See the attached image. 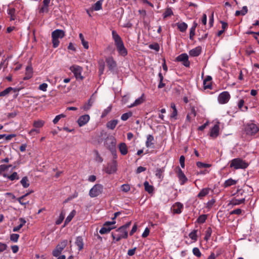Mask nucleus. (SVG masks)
<instances>
[{
	"instance_id": "f257e3e1",
	"label": "nucleus",
	"mask_w": 259,
	"mask_h": 259,
	"mask_svg": "<svg viewBox=\"0 0 259 259\" xmlns=\"http://www.w3.org/2000/svg\"><path fill=\"white\" fill-rule=\"evenodd\" d=\"M112 38L114 41L115 45L119 54L123 57L127 54V51L125 48L123 42L121 37L117 34L116 31H112Z\"/></svg>"
},
{
	"instance_id": "f03ea898",
	"label": "nucleus",
	"mask_w": 259,
	"mask_h": 259,
	"mask_svg": "<svg viewBox=\"0 0 259 259\" xmlns=\"http://www.w3.org/2000/svg\"><path fill=\"white\" fill-rule=\"evenodd\" d=\"M65 35L64 31L61 29H56L52 32V44L54 48H57L60 44L59 38H63Z\"/></svg>"
},
{
	"instance_id": "7ed1b4c3",
	"label": "nucleus",
	"mask_w": 259,
	"mask_h": 259,
	"mask_svg": "<svg viewBox=\"0 0 259 259\" xmlns=\"http://www.w3.org/2000/svg\"><path fill=\"white\" fill-rule=\"evenodd\" d=\"M248 164L239 158H234L231 161L230 166L235 169H244L247 167Z\"/></svg>"
},
{
	"instance_id": "20e7f679",
	"label": "nucleus",
	"mask_w": 259,
	"mask_h": 259,
	"mask_svg": "<svg viewBox=\"0 0 259 259\" xmlns=\"http://www.w3.org/2000/svg\"><path fill=\"white\" fill-rule=\"evenodd\" d=\"M103 191V186L100 184L95 185L89 191V195L91 198L97 197Z\"/></svg>"
},
{
	"instance_id": "39448f33",
	"label": "nucleus",
	"mask_w": 259,
	"mask_h": 259,
	"mask_svg": "<svg viewBox=\"0 0 259 259\" xmlns=\"http://www.w3.org/2000/svg\"><path fill=\"white\" fill-rule=\"evenodd\" d=\"M111 236L114 240L116 241H119L121 239H126L128 237L127 231H124L122 229L120 230V227L116 229L114 232H112Z\"/></svg>"
},
{
	"instance_id": "423d86ee",
	"label": "nucleus",
	"mask_w": 259,
	"mask_h": 259,
	"mask_svg": "<svg viewBox=\"0 0 259 259\" xmlns=\"http://www.w3.org/2000/svg\"><path fill=\"white\" fill-rule=\"evenodd\" d=\"M67 240H64L59 243L56 247L55 249L53 251L52 254L55 257L59 256L62 250L65 248L67 244Z\"/></svg>"
},
{
	"instance_id": "0eeeda50",
	"label": "nucleus",
	"mask_w": 259,
	"mask_h": 259,
	"mask_svg": "<svg viewBox=\"0 0 259 259\" xmlns=\"http://www.w3.org/2000/svg\"><path fill=\"white\" fill-rule=\"evenodd\" d=\"M258 127L253 123H248L245 127V132L248 135H254L258 132Z\"/></svg>"
},
{
	"instance_id": "6e6552de",
	"label": "nucleus",
	"mask_w": 259,
	"mask_h": 259,
	"mask_svg": "<svg viewBox=\"0 0 259 259\" xmlns=\"http://www.w3.org/2000/svg\"><path fill=\"white\" fill-rule=\"evenodd\" d=\"M115 221L105 222L103 226L100 230L99 233L101 234H105L109 233L112 229L115 228L114 227H111V226L115 224Z\"/></svg>"
},
{
	"instance_id": "1a4fd4ad",
	"label": "nucleus",
	"mask_w": 259,
	"mask_h": 259,
	"mask_svg": "<svg viewBox=\"0 0 259 259\" xmlns=\"http://www.w3.org/2000/svg\"><path fill=\"white\" fill-rule=\"evenodd\" d=\"M70 70L73 73L77 79H83V77L81 75V72L82 71V67L78 65H74L70 67Z\"/></svg>"
},
{
	"instance_id": "9d476101",
	"label": "nucleus",
	"mask_w": 259,
	"mask_h": 259,
	"mask_svg": "<svg viewBox=\"0 0 259 259\" xmlns=\"http://www.w3.org/2000/svg\"><path fill=\"white\" fill-rule=\"evenodd\" d=\"M230 99V95L228 92L224 91L218 96V100L220 104H224L228 102Z\"/></svg>"
},
{
	"instance_id": "9b49d317",
	"label": "nucleus",
	"mask_w": 259,
	"mask_h": 259,
	"mask_svg": "<svg viewBox=\"0 0 259 259\" xmlns=\"http://www.w3.org/2000/svg\"><path fill=\"white\" fill-rule=\"evenodd\" d=\"M176 60L178 62H181L185 67L190 66V62L188 60V56L186 53L182 54L176 58Z\"/></svg>"
},
{
	"instance_id": "f8f14e48",
	"label": "nucleus",
	"mask_w": 259,
	"mask_h": 259,
	"mask_svg": "<svg viewBox=\"0 0 259 259\" xmlns=\"http://www.w3.org/2000/svg\"><path fill=\"white\" fill-rule=\"evenodd\" d=\"M106 62L109 70L113 72L116 68L117 64L112 57H108L106 58Z\"/></svg>"
},
{
	"instance_id": "ddd939ff",
	"label": "nucleus",
	"mask_w": 259,
	"mask_h": 259,
	"mask_svg": "<svg viewBox=\"0 0 259 259\" xmlns=\"http://www.w3.org/2000/svg\"><path fill=\"white\" fill-rule=\"evenodd\" d=\"M116 140L114 137L110 136L107 137L105 141V145L108 149H111L114 151V148L115 147Z\"/></svg>"
},
{
	"instance_id": "4468645a",
	"label": "nucleus",
	"mask_w": 259,
	"mask_h": 259,
	"mask_svg": "<svg viewBox=\"0 0 259 259\" xmlns=\"http://www.w3.org/2000/svg\"><path fill=\"white\" fill-rule=\"evenodd\" d=\"M117 163L116 160H113L111 163L109 164L105 169V171L108 174H111L116 171Z\"/></svg>"
},
{
	"instance_id": "2eb2a0df",
	"label": "nucleus",
	"mask_w": 259,
	"mask_h": 259,
	"mask_svg": "<svg viewBox=\"0 0 259 259\" xmlns=\"http://www.w3.org/2000/svg\"><path fill=\"white\" fill-rule=\"evenodd\" d=\"M90 116L88 114L82 115L77 120V123L79 126H82L87 124L90 120Z\"/></svg>"
},
{
	"instance_id": "dca6fc26",
	"label": "nucleus",
	"mask_w": 259,
	"mask_h": 259,
	"mask_svg": "<svg viewBox=\"0 0 259 259\" xmlns=\"http://www.w3.org/2000/svg\"><path fill=\"white\" fill-rule=\"evenodd\" d=\"M183 208V205L180 202L175 203L171 207V209L174 213L180 214Z\"/></svg>"
},
{
	"instance_id": "f3484780",
	"label": "nucleus",
	"mask_w": 259,
	"mask_h": 259,
	"mask_svg": "<svg viewBox=\"0 0 259 259\" xmlns=\"http://www.w3.org/2000/svg\"><path fill=\"white\" fill-rule=\"evenodd\" d=\"M178 177L180 181V184L181 185H184L188 181V179L185 175L184 173L179 167H178Z\"/></svg>"
},
{
	"instance_id": "a211bd4d",
	"label": "nucleus",
	"mask_w": 259,
	"mask_h": 259,
	"mask_svg": "<svg viewBox=\"0 0 259 259\" xmlns=\"http://www.w3.org/2000/svg\"><path fill=\"white\" fill-rule=\"evenodd\" d=\"M33 192V191H31L28 193H26L23 196L18 198L17 199V201L22 205L26 206V205L28 204L29 201L26 199V197L28 196L30 194Z\"/></svg>"
},
{
	"instance_id": "6ab92c4d",
	"label": "nucleus",
	"mask_w": 259,
	"mask_h": 259,
	"mask_svg": "<svg viewBox=\"0 0 259 259\" xmlns=\"http://www.w3.org/2000/svg\"><path fill=\"white\" fill-rule=\"evenodd\" d=\"M219 126L217 124H215L210 130L209 134L210 137L213 139L216 138L219 135Z\"/></svg>"
},
{
	"instance_id": "aec40b11",
	"label": "nucleus",
	"mask_w": 259,
	"mask_h": 259,
	"mask_svg": "<svg viewBox=\"0 0 259 259\" xmlns=\"http://www.w3.org/2000/svg\"><path fill=\"white\" fill-rule=\"evenodd\" d=\"M51 0H43L42 6L39 10V13H48L49 12V6Z\"/></svg>"
},
{
	"instance_id": "412c9836",
	"label": "nucleus",
	"mask_w": 259,
	"mask_h": 259,
	"mask_svg": "<svg viewBox=\"0 0 259 259\" xmlns=\"http://www.w3.org/2000/svg\"><path fill=\"white\" fill-rule=\"evenodd\" d=\"M201 47L198 46L191 50L189 52V54L192 57H197L201 54Z\"/></svg>"
},
{
	"instance_id": "4be33fe9",
	"label": "nucleus",
	"mask_w": 259,
	"mask_h": 259,
	"mask_svg": "<svg viewBox=\"0 0 259 259\" xmlns=\"http://www.w3.org/2000/svg\"><path fill=\"white\" fill-rule=\"evenodd\" d=\"M245 201V198H242L241 199H237L236 198H233L230 202V204L233 206L238 205L242 203H244Z\"/></svg>"
},
{
	"instance_id": "5701e85b",
	"label": "nucleus",
	"mask_w": 259,
	"mask_h": 259,
	"mask_svg": "<svg viewBox=\"0 0 259 259\" xmlns=\"http://www.w3.org/2000/svg\"><path fill=\"white\" fill-rule=\"evenodd\" d=\"M154 141V137L151 135H148L147 136V140L146 142V146L147 148L152 147L154 145V143L153 141Z\"/></svg>"
},
{
	"instance_id": "b1692460",
	"label": "nucleus",
	"mask_w": 259,
	"mask_h": 259,
	"mask_svg": "<svg viewBox=\"0 0 259 259\" xmlns=\"http://www.w3.org/2000/svg\"><path fill=\"white\" fill-rule=\"evenodd\" d=\"M119 150L120 153L123 155H126L128 152L127 146L124 143H121L119 144Z\"/></svg>"
},
{
	"instance_id": "393cba45",
	"label": "nucleus",
	"mask_w": 259,
	"mask_h": 259,
	"mask_svg": "<svg viewBox=\"0 0 259 259\" xmlns=\"http://www.w3.org/2000/svg\"><path fill=\"white\" fill-rule=\"evenodd\" d=\"M75 243V245L78 246L79 251L82 249L83 247V239L81 236L76 237Z\"/></svg>"
},
{
	"instance_id": "a878e982",
	"label": "nucleus",
	"mask_w": 259,
	"mask_h": 259,
	"mask_svg": "<svg viewBox=\"0 0 259 259\" xmlns=\"http://www.w3.org/2000/svg\"><path fill=\"white\" fill-rule=\"evenodd\" d=\"M98 65H99V74L101 75L103 74L104 71L105 63V61L103 59H100L98 61Z\"/></svg>"
},
{
	"instance_id": "bb28decb",
	"label": "nucleus",
	"mask_w": 259,
	"mask_h": 259,
	"mask_svg": "<svg viewBox=\"0 0 259 259\" xmlns=\"http://www.w3.org/2000/svg\"><path fill=\"white\" fill-rule=\"evenodd\" d=\"M118 122V120L114 119L108 121L106 124V126L110 130H114Z\"/></svg>"
},
{
	"instance_id": "cd10ccee",
	"label": "nucleus",
	"mask_w": 259,
	"mask_h": 259,
	"mask_svg": "<svg viewBox=\"0 0 259 259\" xmlns=\"http://www.w3.org/2000/svg\"><path fill=\"white\" fill-rule=\"evenodd\" d=\"M237 183V181L232 179V178H230L225 181L223 184V186L224 188H227L232 185H235Z\"/></svg>"
},
{
	"instance_id": "c85d7f7f",
	"label": "nucleus",
	"mask_w": 259,
	"mask_h": 259,
	"mask_svg": "<svg viewBox=\"0 0 259 259\" xmlns=\"http://www.w3.org/2000/svg\"><path fill=\"white\" fill-rule=\"evenodd\" d=\"M144 186L145 188V190L147 191L148 193L151 194L153 192L154 187L153 186L149 185L148 182L145 181L144 183Z\"/></svg>"
},
{
	"instance_id": "c756f323",
	"label": "nucleus",
	"mask_w": 259,
	"mask_h": 259,
	"mask_svg": "<svg viewBox=\"0 0 259 259\" xmlns=\"http://www.w3.org/2000/svg\"><path fill=\"white\" fill-rule=\"evenodd\" d=\"M209 191V188H204L202 189L200 192L198 194L197 197L200 199L206 196Z\"/></svg>"
},
{
	"instance_id": "7c9ffc66",
	"label": "nucleus",
	"mask_w": 259,
	"mask_h": 259,
	"mask_svg": "<svg viewBox=\"0 0 259 259\" xmlns=\"http://www.w3.org/2000/svg\"><path fill=\"white\" fill-rule=\"evenodd\" d=\"M20 224L17 227L13 228V232H18L26 223V221L23 218H20L19 220Z\"/></svg>"
},
{
	"instance_id": "2f4dec72",
	"label": "nucleus",
	"mask_w": 259,
	"mask_h": 259,
	"mask_svg": "<svg viewBox=\"0 0 259 259\" xmlns=\"http://www.w3.org/2000/svg\"><path fill=\"white\" fill-rule=\"evenodd\" d=\"M75 214L76 211L75 210H73L66 219L64 223V226L68 224L72 220Z\"/></svg>"
},
{
	"instance_id": "473e14b6",
	"label": "nucleus",
	"mask_w": 259,
	"mask_h": 259,
	"mask_svg": "<svg viewBox=\"0 0 259 259\" xmlns=\"http://www.w3.org/2000/svg\"><path fill=\"white\" fill-rule=\"evenodd\" d=\"M21 184L25 188H28L29 186V182L27 177H23L20 181Z\"/></svg>"
},
{
	"instance_id": "72a5a7b5",
	"label": "nucleus",
	"mask_w": 259,
	"mask_h": 259,
	"mask_svg": "<svg viewBox=\"0 0 259 259\" xmlns=\"http://www.w3.org/2000/svg\"><path fill=\"white\" fill-rule=\"evenodd\" d=\"M177 26L179 30L181 32H185L188 27L187 24L185 22L177 23Z\"/></svg>"
},
{
	"instance_id": "f704fd0d",
	"label": "nucleus",
	"mask_w": 259,
	"mask_h": 259,
	"mask_svg": "<svg viewBox=\"0 0 259 259\" xmlns=\"http://www.w3.org/2000/svg\"><path fill=\"white\" fill-rule=\"evenodd\" d=\"M15 12L16 10L14 8H11L8 10V14L10 16V20L11 21L14 20L16 19Z\"/></svg>"
},
{
	"instance_id": "c9c22d12",
	"label": "nucleus",
	"mask_w": 259,
	"mask_h": 259,
	"mask_svg": "<svg viewBox=\"0 0 259 259\" xmlns=\"http://www.w3.org/2000/svg\"><path fill=\"white\" fill-rule=\"evenodd\" d=\"M45 124V121L42 120H38L34 121L33 124V126L35 128H39L42 127Z\"/></svg>"
},
{
	"instance_id": "e433bc0d",
	"label": "nucleus",
	"mask_w": 259,
	"mask_h": 259,
	"mask_svg": "<svg viewBox=\"0 0 259 259\" xmlns=\"http://www.w3.org/2000/svg\"><path fill=\"white\" fill-rule=\"evenodd\" d=\"M5 177H7L11 181H14L15 180H19V177L18 176L16 172H13L11 175L7 176L6 174L4 175Z\"/></svg>"
},
{
	"instance_id": "4c0bfd02",
	"label": "nucleus",
	"mask_w": 259,
	"mask_h": 259,
	"mask_svg": "<svg viewBox=\"0 0 259 259\" xmlns=\"http://www.w3.org/2000/svg\"><path fill=\"white\" fill-rule=\"evenodd\" d=\"M58 89L60 90V92L61 93L65 94L69 92L70 89L69 87L66 88V86L59 85L58 86Z\"/></svg>"
},
{
	"instance_id": "58836bf2",
	"label": "nucleus",
	"mask_w": 259,
	"mask_h": 259,
	"mask_svg": "<svg viewBox=\"0 0 259 259\" xmlns=\"http://www.w3.org/2000/svg\"><path fill=\"white\" fill-rule=\"evenodd\" d=\"M104 0H99L97 1L94 5L93 9L95 11H99L102 9V2Z\"/></svg>"
},
{
	"instance_id": "ea45409f",
	"label": "nucleus",
	"mask_w": 259,
	"mask_h": 259,
	"mask_svg": "<svg viewBox=\"0 0 259 259\" xmlns=\"http://www.w3.org/2000/svg\"><path fill=\"white\" fill-rule=\"evenodd\" d=\"M212 79V78L210 76H207L206 78L203 81V87L204 89H210L211 88V85H206V82L208 81H210Z\"/></svg>"
},
{
	"instance_id": "a19ab883",
	"label": "nucleus",
	"mask_w": 259,
	"mask_h": 259,
	"mask_svg": "<svg viewBox=\"0 0 259 259\" xmlns=\"http://www.w3.org/2000/svg\"><path fill=\"white\" fill-rule=\"evenodd\" d=\"M79 37L81 41V43H82V45L83 46V47L85 49H88L89 48L88 42L84 40V36H83V34L82 33H79Z\"/></svg>"
},
{
	"instance_id": "79ce46f5",
	"label": "nucleus",
	"mask_w": 259,
	"mask_h": 259,
	"mask_svg": "<svg viewBox=\"0 0 259 259\" xmlns=\"http://www.w3.org/2000/svg\"><path fill=\"white\" fill-rule=\"evenodd\" d=\"M174 14L173 12L170 8H167L163 14V18L170 17Z\"/></svg>"
},
{
	"instance_id": "37998d69",
	"label": "nucleus",
	"mask_w": 259,
	"mask_h": 259,
	"mask_svg": "<svg viewBox=\"0 0 259 259\" xmlns=\"http://www.w3.org/2000/svg\"><path fill=\"white\" fill-rule=\"evenodd\" d=\"M164 171V168H158L156 170L155 175L156 176L159 178V179H162L163 178L162 174Z\"/></svg>"
},
{
	"instance_id": "c03bdc74",
	"label": "nucleus",
	"mask_w": 259,
	"mask_h": 259,
	"mask_svg": "<svg viewBox=\"0 0 259 259\" xmlns=\"http://www.w3.org/2000/svg\"><path fill=\"white\" fill-rule=\"evenodd\" d=\"M212 234V229L210 227H208L207 228L206 231H205V235L204 238V240L206 241H208Z\"/></svg>"
},
{
	"instance_id": "a18cd8bd",
	"label": "nucleus",
	"mask_w": 259,
	"mask_h": 259,
	"mask_svg": "<svg viewBox=\"0 0 259 259\" xmlns=\"http://www.w3.org/2000/svg\"><path fill=\"white\" fill-rule=\"evenodd\" d=\"M13 90V88L12 87H9L6 89L5 90L0 92V97H4L8 95L10 92Z\"/></svg>"
},
{
	"instance_id": "49530a36",
	"label": "nucleus",
	"mask_w": 259,
	"mask_h": 259,
	"mask_svg": "<svg viewBox=\"0 0 259 259\" xmlns=\"http://www.w3.org/2000/svg\"><path fill=\"white\" fill-rule=\"evenodd\" d=\"M133 115L132 112L129 111L128 112L125 113L123 114L121 116V119L123 121L127 120L130 117H131Z\"/></svg>"
},
{
	"instance_id": "de8ad7c7",
	"label": "nucleus",
	"mask_w": 259,
	"mask_h": 259,
	"mask_svg": "<svg viewBox=\"0 0 259 259\" xmlns=\"http://www.w3.org/2000/svg\"><path fill=\"white\" fill-rule=\"evenodd\" d=\"M197 230H194L189 234V237L194 241H196L197 240Z\"/></svg>"
},
{
	"instance_id": "09e8293b",
	"label": "nucleus",
	"mask_w": 259,
	"mask_h": 259,
	"mask_svg": "<svg viewBox=\"0 0 259 259\" xmlns=\"http://www.w3.org/2000/svg\"><path fill=\"white\" fill-rule=\"evenodd\" d=\"M143 101H144V100H143V98L142 97H140L138 99H136L135 100V101L134 102V103L133 104H131L129 106V107H133L142 104L143 102Z\"/></svg>"
},
{
	"instance_id": "8fccbe9b",
	"label": "nucleus",
	"mask_w": 259,
	"mask_h": 259,
	"mask_svg": "<svg viewBox=\"0 0 259 259\" xmlns=\"http://www.w3.org/2000/svg\"><path fill=\"white\" fill-rule=\"evenodd\" d=\"M94 101L92 100L91 99H90L88 101V102L84 104L83 106V109L84 110L87 111L90 109L91 107L92 106Z\"/></svg>"
},
{
	"instance_id": "3c124183",
	"label": "nucleus",
	"mask_w": 259,
	"mask_h": 259,
	"mask_svg": "<svg viewBox=\"0 0 259 259\" xmlns=\"http://www.w3.org/2000/svg\"><path fill=\"white\" fill-rule=\"evenodd\" d=\"M207 219V215L206 214L200 215L197 220V222L199 224L204 223Z\"/></svg>"
},
{
	"instance_id": "603ef678",
	"label": "nucleus",
	"mask_w": 259,
	"mask_h": 259,
	"mask_svg": "<svg viewBox=\"0 0 259 259\" xmlns=\"http://www.w3.org/2000/svg\"><path fill=\"white\" fill-rule=\"evenodd\" d=\"M192 252L194 255L198 257H201L202 255V254L199 250V249L197 247H194L193 248L192 250Z\"/></svg>"
},
{
	"instance_id": "864d4df0",
	"label": "nucleus",
	"mask_w": 259,
	"mask_h": 259,
	"mask_svg": "<svg viewBox=\"0 0 259 259\" xmlns=\"http://www.w3.org/2000/svg\"><path fill=\"white\" fill-rule=\"evenodd\" d=\"M112 107L108 106L107 108L104 110L102 113L101 117L104 118L107 115V114L111 111Z\"/></svg>"
},
{
	"instance_id": "5fc2aeb1",
	"label": "nucleus",
	"mask_w": 259,
	"mask_h": 259,
	"mask_svg": "<svg viewBox=\"0 0 259 259\" xmlns=\"http://www.w3.org/2000/svg\"><path fill=\"white\" fill-rule=\"evenodd\" d=\"M66 117V115L64 114H61L58 115H57L55 118L53 119V122L54 124H57L59 120L62 118H64Z\"/></svg>"
},
{
	"instance_id": "6e6d98bb",
	"label": "nucleus",
	"mask_w": 259,
	"mask_h": 259,
	"mask_svg": "<svg viewBox=\"0 0 259 259\" xmlns=\"http://www.w3.org/2000/svg\"><path fill=\"white\" fill-rule=\"evenodd\" d=\"M196 165L199 168H207L210 166V164L204 163L199 161L196 163Z\"/></svg>"
},
{
	"instance_id": "4d7b16f0",
	"label": "nucleus",
	"mask_w": 259,
	"mask_h": 259,
	"mask_svg": "<svg viewBox=\"0 0 259 259\" xmlns=\"http://www.w3.org/2000/svg\"><path fill=\"white\" fill-rule=\"evenodd\" d=\"M244 104V101L243 99H241L239 101L238 106L239 109L243 111H245L247 110L248 107L247 106H245L244 108L245 110H244L243 109H242V108L243 107Z\"/></svg>"
},
{
	"instance_id": "13d9d810",
	"label": "nucleus",
	"mask_w": 259,
	"mask_h": 259,
	"mask_svg": "<svg viewBox=\"0 0 259 259\" xmlns=\"http://www.w3.org/2000/svg\"><path fill=\"white\" fill-rule=\"evenodd\" d=\"M19 238V235L18 234H12L10 236V240L14 242H17Z\"/></svg>"
},
{
	"instance_id": "bf43d9fd",
	"label": "nucleus",
	"mask_w": 259,
	"mask_h": 259,
	"mask_svg": "<svg viewBox=\"0 0 259 259\" xmlns=\"http://www.w3.org/2000/svg\"><path fill=\"white\" fill-rule=\"evenodd\" d=\"M149 48L150 49L154 50L157 52L159 51V46L158 44L157 43H154L153 44H151L149 46Z\"/></svg>"
},
{
	"instance_id": "052dcab7",
	"label": "nucleus",
	"mask_w": 259,
	"mask_h": 259,
	"mask_svg": "<svg viewBox=\"0 0 259 259\" xmlns=\"http://www.w3.org/2000/svg\"><path fill=\"white\" fill-rule=\"evenodd\" d=\"M64 213L62 211L60 214L59 219L56 222V225H60L62 223L64 219Z\"/></svg>"
},
{
	"instance_id": "680f3d73",
	"label": "nucleus",
	"mask_w": 259,
	"mask_h": 259,
	"mask_svg": "<svg viewBox=\"0 0 259 259\" xmlns=\"http://www.w3.org/2000/svg\"><path fill=\"white\" fill-rule=\"evenodd\" d=\"M121 190L124 192H127L130 190V186L128 184H123L121 186Z\"/></svg>"
},
{
	"instance_id": "e2e57ef3",
	"label": "nucleus",
	"mask_w": 259,
	"mask_h": 259,
	"mask_svg": "<svg viewBox=\"0 0 259 259\" xmlns=\"http://www.w3.org/2000/svg\"><path fill=\"white\" fill-rule=\"evenodd\" d=\"M40 132L38 128H32L29 132V134L30 136H33L35 134H39Z\"/></svg>"
},
{
	"instance_id": "0e129e2a",
	"label": "nucleus",
	"mask_w": 259,
	"mask_h": 259,
	"mask_svg": "<svg viewBox=\"0 0 259 259\" xmlns=\"http://www.w3.org/2000/svg\"><path fill=\"white\" fill-rule=\"evenodd\" d=\"M48 86L47 83H43L39 85L38 89L42 91L46 92L47 91Z\"/></svg>"
},
{
	"instance_id": "69168bd1",
	"label": "nucleus",
	"mask_w": 259,
	"mask_h": 259,
	"mask_svg": "<svg viewBox=\"0 0 259 259\" xmlns=\"http://www.w3.org/2000/svg\"><path fill=\"white\" fill-rule=\"evenodd\" d=\"M32 73H33V71H32V67L30 66H27L26 68V73H25V74H26L27 75H29L32 76Z\"/></svg>"
},
{
	"instance_id": "338daca9",
	"label": "nucleus",
	"mask_w": 259,
	"mask_h": 259,
	"mask_svg": "<svg viewBox=\"0 0 259 259\" xmlns=\"http://www.w3.org/2000/svg\"><path fill=\"white\" fill-rule=\"evenodd\" d=\"M96 153V160L100 163H101L103 161V158L101 157L99 152L97 151H95Z\"/></svg>"
},
{
	"instance_id": "774afa93",
	"label": "nucleus",
	"mask_w": 259,
	"mask_h": 259,
	"mask_svg": "<svg viewBox=\"0 0 259 259\" xmlns=\"http://www.w3.org/2000/svg\"><path fill=\"white\" fill-rule=\"evenodd\" d=\"M131 222H127L126 223L125 225L121 226L120 227V230H123L124 231H127V229L129 228V227L131 226Z\"/></svg>"
}]
</instances>
